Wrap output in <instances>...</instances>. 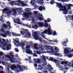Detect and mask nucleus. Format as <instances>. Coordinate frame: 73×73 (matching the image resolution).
Returning <instances> with one entry per match:
<instances>
[{
  "mask_svg": "<svg viewBox=\"0 0 73 73\" xmlns=\"http://www.w3.org/2000/svg\"><path fill=\"white\" fill-rule=\"evenodd\" d=\"M54 3H56V7H58L59 8H61V9H60L59 11H63V12H68V10H66V6H63L62 5L61 3H56V2H54V0H52L50 2V3L51 5H53V4H54Z\"/></svg>",
  "mask_w": 73,
  "mask_h": 73,
  "instance_id": "obj_1",
  "label": "nucleus"
},
{
  "mask_svg": "<svg viewBox=\"0 0 73 73\" xmlns=\"http://www.w3.org/2000/svg\"><path fill=\"white\" fill-rule=\"evenodd\" d=\"M49 48H48V49L52 50V51H50V53H58V48L57 47H55L54 46L53 47L50 46H48ZM53 50H57L56 51H53Z\"/></svg>",
  "mask_w": 73,
  "mask_h": 73,
  "instance_id": "obj_2",
  "label": "nucleus"
},
{
  "mask_svg": "<svg viewBox=\"0 0 73 73\" xmlns=\"http://www.w3.org/2000/svg\"><path fill=\"white\" fill-rule=\"evenodd\" d=\"M33 35V37L35 40H38L40 42H42V40L41 38H40L38 39V34L37 32H34Z\"/></svg>",
  "mask_w": 73,
  "mask_h": 73,
  "instance_id": "obj_3",
  "label": "nucleus"
},
{
  "mask_svg": "<svg viewBox=\"0 0 73 73\" xmlns=\"http://www.w3.org/2000/svg\"><path fill=\"white\" fill-rule=\"evenodd\" d=\"M48 32V35H52V33L51 31V29L48 28L47 30H46L43 32L42 34H47Z\"/></svg>",
  "mask_w": 73,
  "mask_h": 73,
  "instance_id": "obj_4",
  "label": "nucleus"
},
{
  "mask_svg": "<svg viewBox=\"0 0 73 73\" xmlns=\"http://www.w3.org/2000/svg\"><path fill=\"white\" fill-rule=\"evenodd\" d=\"M31 49H26V53L27 54H31V55H33V53H32V51L31 50Z\"/></svg>",
  "mask_w": 73,
  "mask_h": 73,
  "instance_id": "obj_5",
  "label": "nucleus"
},
{
  "mask_svg": "<svg viewBox=\"0 0 73 73\" xmlns=\"http://www.w3.org/2000/svg\"><path fill=\"white\" fill-rule=\"evenodd\" d=\"M6 24H9L7 25L6 24H4L3 26V27L4 28H7L8 27V26L9 27H10V25H11V23H10V22L9 21H8L6 22Z\"/></svg>",
  "mask_w": 73,
  "mask_h": 73,
  "instance_id": "obj_6",
  "label": "nucleus"
},
{
  "mask_svg": "<svg viewBox=\"0 0 73 73\" xmlns=\"http://www.w3.org/2000/svg\"><path fill=\"white\" fill-rule=\"evenodd\" d=\"M49 59H50V61H51L52 62H54L57 64V65H58L59 64V62H58V61L57 60H53V59L51 57H50L49 58Z\"/></svg>",
  "mask_w": 73,
  "mask_h": 73,
  "instance_id": "obj_7",
  "label": "nucleus"
},
{
  "mask_svg": "<svg viewBox=\"0 0 73 73\" xmlns=\"http://www.w3.org/2000/svg\"><path fill=\"white\" fill-rule=\"evenodd\" d=\"M38 9H39V11H42V10L45 11V7L41 6H39L38 7Z\"/></svg>",
  "mask_w": 73,
  "mask_h": 73,
  "instance_id": "obj_8",
  "label": "nucleus"
},
{
  "mask_svg": "<svg viewBox=\"0 0 73 73\" xmlns=\"http://www.w3.org/2000/svg\"><path fill=\"white\" fill-rule=\"evenodd\" d=\"M16 20L17 22V23L18 24H19V25H20V24H21V20H20V19L19 18H17L16 19Z\"/></svg>",
  "mask_w": 73,
  "mask_h": 73,
  "instance_id": "obj_9",
  "label": "nucleus"
},
{
  "mask_svg": "<svg viewBox=\"0 0 73 73\" xmlns=\"http://www.w3.org/2000/svg\"><path fill=\"white\" fill-rule=\"evenodd\" d=\"M64 54H68L69 53V51L68 48H65L64 49Z\"/></svg>",
  "mask_w": 73,
  "mask_h": 73,
  "instance_id": "obj_10",
  "label": "nucleus"
},
{
  "mask_svg": "<svg viewBox=\"0 0 73 73\" xmlns=\"http://www.w3.org/2000/svg\"><path fill=\"white\" fill-rule=\"evenodd\" d=\"M23 31L25 32V34L26 35H29V31L27 29H23Z\"/></svg>",
  "mask_w": 73,
  "mask_h": 73,
  "instance_id": "obj_11",
  "label": "nucleus"
},
{
  "mask_svg": "<svg viewBox=\"0 0 73 73\" xmlns=\"http://www.w3.org/2000/svg\"><path fill=\"white\" fill-rule=\"evenodd\" d=\"M11 68L12 70H15V69H17V67L16 66V65H12L11 66Z\"/></svg>",
  "mask_w": 73,
  "mask_h": 73,
  "instance_id": "obj_12",
  "label": "nucleus"
},
{
  "mask_svg": "<svg viewBox=\"0 0 73 73\" xmlns=\"http://www.w3.org/2000/svg\"><path fill=\"white\" fill-rule=\"evenodd\" d=\"M23 16L25 17L26 18H28L29 17V15H28V13H23Z\"/></svg>",
  "mask_w": 73,
  "mask_h": 73,
  "instance_id": "obj_13",
  "label": "nucleus"
},
{
  "mask_svg": "<svg viewBox=\"0 0 73 73\" xmlns=\"http://www.w3.org/2000/svg\"><path fill=\"white\" fill-rule=\"evenodd\" d=\"M36 0H31L30 1V3L32 4L33 5H34L35 4H36Z\"/></svg>",
  "mask_w": 73,
  "mask_h": 73,
  "instance_id": "obj_14",
  "label": "nucleus"
},
{
  "mask_svg": "<svg viewBox=\"0 0 73 73\" xmlns=\"http://www.w3.org/2000/svg\"><path fill=\"white\" fill-rule=\"evenodd\" d=\"M11 46V44H9L7 45L6 49L7 50H9L10 49V47Z\"/></svg>",
  "mask_w": 73,
  "mask_h": 73,
  "instance_id": "obj_15",
  "label": "nucleus"
},
{
  "mask_svg": "<svg viewBox=\"0 0 73 73\" xmlns=\"http://www.w3.org/2000/svg\"><path fill=\"white\" fill-rule=\"evenodd\" d=\"M38 25L40 27H42L44 26V23L41 22H39L38 23Z\"/></svg>",
  "mask_w": 73,
  "mask_h": 73,
  "instance_id": "obj_16",
  "label": "nucleus"
},
{
  "mask_svg": "<svg viewBox=\"0 0 73 73\" xmlns=\"http://www.w3.org/2000/svg\"><path fill=\"white\" fill-rule=\"evenodd\" d=\"M39 50L41 51L44 50V49L43 48V47H42V45H39Z\"/></svg>",
  "mask_w": 73,
  "mask_h": 73,
  "instance_id": "obj_17",
  "label": "nucleus"
},
{
  "mask_svg": "<svg viewBox=\"0 0 73 73\" xmlns=\"http://www.w3.org/2000/svg\"><path fill=\"white\" fill-rule=\"evenodd\" d=\"M12 35L14 36H15L16 37H17L18 36H20L21 35L20 34H18L15 33H12Z\"/></svg>",
  "mask_w": 73,
  "mask_h": 73,
  "instance_id": "obj_18",
  "label": "nucleus"
},
{
  "mask_svg": "<svg viewBox=\"0 0 73 73\" xmlns=\"http://www.w3.org/2000/svg\"><path fill=\"white\" fill-rule=\"evenodd\" d=\"M68 65L69 68L72 67L73 68V63H70V64H69Z\"/></svg>",
  "mask_w": 73,
  "mask_h": 73,
  "instance_id": "obj_19",
  "label": "nucleus"
},
{
  "mask_svg": "<svg viewBox=\"0 0 73 73\" xmlns=\"http://www.w3.org/2000/svg\"><path fill=\"white\" fill-rule=\"evenodd\" d=\"M13 12L14 13V15H16L17 14V11L16 10V9H13L12 10Z\"/></svg>",
  "mask_w": 73,
  "mask_h": 73,
  "instance_id": "obj_20",
  "label": "nucleus"
},
{
  "mask_svg": "<svg viewBox=\"0 0 73 73\" xmlns=\"http://www.w3.org/2000/svg\"><path fill=\"white\" fill-rule=\"evenodd\" d=\"M44 27L45 28H48V24L47 23H45L44 25Z\"/></svg>",
  "mask_w": 73,
  "mask_h": 73,
  "instance_id": "obj_21",
  "label": "nucleus"
},
{
  "mask_svg": "<svg viewBox=\"0 0 73 73\" xmlns=\"http://www.w3.org/2000/svg\"><path fill=\"white\" fill-rule=\"evenodd\" d=\"M37 63H38V64H41V60L39 59H37Z\"/></svg>",
  "mask_w": 73,
  "mask_h": 73,
  "instance_id": "obj_22",
  "label": "nucleus"
},
{
  "mask_svg": "<svg viewBox=\"0 0 73 73\" xmlns=\"http://www.w3.org/2000/svg\"><path fill=\"white\" fill-rule=\"evenodd\" d=\"M37 17H38L40 21H43V18L42 17H39L38 16H37Z\"/></svg>",
  "mask_w": 73,
  "mask_h": 73,
  "instance_id": "obj_23",
  "label": "nucleus"
},
{
  "mask_svg": "<svg viewBox=\"0 0 73 73\" xmlns=\"http://www.w3.org/2000/svg\"><path fill=\"white\" fill-rule=\"evenodd\" d=\"M28 10H31V9L28 8H26L25 10L26 12H31L30 11Z\"/></svg>",
  "mask_w": 73,
  "mask_h": 73,
  "instance_id": "obj_24",
  "label": "nucleus"
},
{
  "mask_svg": "<svg viewBox=\"0 0 73 73\" xmlns=\"http://www.w3.org/2000/svg\"><path fill=\"white\" fill-rule=\"evenodd\" d=\"M36 53L40 55V54H41V52H40V51H39L38 50H37L36 51Z\"/></svg>",
  "mask_w": 73,
  "mask_h": 73,
  "instance_id": "obj_25",
  "label": "nucleus"
},
{
  "mask_svg": "<svg viewBox=\"0 0 73 73\" xmlns=\"http://www.w3.org/2000/svg\"><path fill=\"white\" fill-rule=\"evenodd\" d=\"M67 56L69 58H71L73 56V55L72 54H69Z\"/></svg>",
  "mask_w": 73,
  "mask_h": 73,
  "instance_id": "obj_26",
  "label": "nucleus"
},
{
  "mask_svg": "<svg viewBox=\"0 0 73 73\" xmlns=\"http://www.w3.org/2000/svg\"><path fill=\"white\" fill-rule=\"evenodd\" d=\"M16 2H17V3H17V5H20V4L21 1H20V0H19L17 1H16Z\"/></svg>",
  "mask_w": 73,
  "mask_h": 73,
  "instance_id": "obj_27",
  "label": "nucleus"
},
{
  "mask_svg": "<svg viewBox=\"0 0 73 73\" xmlns=\"http://www.w3.org/2000/svg\"><path fill=\"white\" fill-rule=\"evenodd\" d=\"M69 64H70V62H68L67 61L64 62V64H67V66H68V65Z\"/></svg>",
  "mask_w": 73,
  "mask_h": 73,
  "instance_id": "obj_28",
  "label": "nucleus"
},
{
  "mask_svg": "<svg viewBox=\"0 0 73 73\" xmlns=\"http://www.w3.org/2000/svg\"><path fill=\"white\" fill-rule=\"evenodd\" d=\"M21 33L22 35H24V34H25V32L23 31H21Z\"/></svg>",
  "mask_w": 73,
  "mask_h": 73,
  "instance_id": "obj_29",
  "label": "nucleus"
},
{
  "mask_svg": "<svg viewBox=\"0 0 73 73\" xmlns=\"http://www.w3.org/2000/svg\"><path fill=\"white\" fill-rule=\"evenodd\" d=\"M31 48V46H30L29 45H27L26 46V49H30V48Z\"/></svg>",
  "mask_w": 73,
  "mask_h": 73,
  "instance_id": "obj_30",
  "label": "nucleus"
},
{
  "mask_svg": "<svg viewBox=\"0 0 73 73\" xmlns=\"http://www.w3.org/2000/svg\"><path fill=\"white\" fill-rule=\"evenodd\" d=\"M52 35L53 36H56V35H57V33H56V31H54Z\"/></svg>",
  "mask_w": 73,
  "mask_h": 73,
  "instance_id": "obj_31",
  "label": "nucleus"
},
{
  "mask_svg": "<svg viewBox=\"0 0 73 73\" xmlns=\"http://www.w3.org/2000/svg\"><path fill=\"white\" fill-rule=\"evenodd\" d=\"M15 51L16 52H19V49L17 48H15Z\"/></svg>",
  "mask_w": 73,
  "mask_h": 73,
  "instance_id": "obj_32",
  "label": "nucleus"
},
{
  "mask_svg": "<svg viewBox=\"0 0 73 73\" xmlns=\"http://www.w3.org/2000/svg\"><path fill=\"white\" fill-rule=\"evenodd\" d=\"M66 10L68 11H64V12L63 13V14H64V15H66L67 14L68 12V10H67V9H66Z\"/></svg>",
  "mask_w": 73,
  "mask_h": 73,
  "instance_id": "obj_33",
  "label": "nucleus"
},
{
  "mask_svg": "<svg viewBox=\"0 0 73 73\" xmlns=\"http://www.w3.org/2000/svg\"><path fill=\"white\" fill-rule=\"evenodd\" d=\"M47 21L48 22V23H50V22L51 21V19H50V18H48Z\"/></svg>",
  "mask_w": 73,
  "mask_h": 73,
  "instance_id": "obj_34",
  "label": "nucleus"
},
{
  "mask_svg": "<svg viewBox=\"0 0 73 73\" xmlns=\"http://www.w3.org/2000/svg\"><path fill=\"white\" fill-rule=\"evenodd\" d=\"M42 58L44 59V60H46V58H45V56H44V55H42Z\"/></svg>",
  "mask_w": 73,
  "mask_h": 73,
  "instance_id": "obj_35",
  "label": "nucleus"
},
{
  "mask_svg": "<svg viewBox=\"0 0 73 73\" xmlns=\"http://www.w3.org/2000/svg\"><path fill=\"white\" fill-rule=\"evenodd\" d=\"M4 55V53H3L2 52H0V56H3Z\"/></svg>",
  "mask_w": 73,
  "mask_h": 73,
  "instance_id": "obj_36",
  "label": "nucleus"
},
{
  "mask_svg": "<svg viewBox=\"0 0 73 73\" xmlns=\"http://www.w3.org/2000/svg\"><path fill=\"white\" fill-rule=\"evenodd\" d=\"M3 47H5V46H7V44L5 43H3Z\"/></svg>",
  "mask_w": 73,
  "mask_h": 73,
  "instance_id": "obj_37",
  "label": "nucleus"
},
{
  "mask_svg": "<svg viewBox=\"0 0 73 73\" xmlns=\"http://www.w3.org/2000/svg\"><path fill=\"white\" fill-rule=\"evenodd\" d=\"M54 55L55 56H58L60 55V54L58 53H55L54 54Z\"/></svg>",
  "mask_w": 73,
  "mask_h": 73,
  "instance_id": "obj_38",
  "label": "nucleus"
},
{
  "mask_svg": "<svg viewBox=\"0 0 73 73\" xmlns=\"http://www.w3.org/2000/svg\"><path fill=\"white\" fill-rule=\"evenodd\" d=\"M34 62H35V63H37V59L36 58H34L33 59Z\"/></svg>",
  "mask_w": 73,
  "mask_h": 73,
  "instance_id": "obj_39",
  "label": "nucleus"
},
{
  "mask_svg": "<svg viewBox=\"0 0 73 73\" xmlns=\"http://www.w3.org/2000/svg\"><path fill=\"white\" fill-rule=\"evenodd\" d=\"M21 46H23V47H24V46H25V44L24 43H21Z\"/></svg>",
  "mask_w": 73,
  "mask_h": 73,
  "instance_id": "obj_40",
  "label": "nucleus"
},
{
  "mask_svg": "<svg viewBox=\"0 0 73 73\" xmlns=\"http://www.w3.org/2000/svg\"><path fill=\"white\" fill-rule=\"evenodd\" d=\"M3 10L4 12H7V11H8V9L7 8H5V9H4Z\"/></svg>",
  "mask_w": 73,
  "mask_h": 73,
  "instance_id": "obj_41",
  "label": "nucleus"
},
{
  "mask_svg": "<svg viewBox=\"0 0 73 73\" xmlns=\"http://www.w3.org/2000/svg\"><path fill=\"white\" fill-rule=\"evenodd\" d=\"M14 42H16V43H18V42H19V40H16L14 39Z\"/></svg>",
  "mask_w": 73,
  "mask_h": 73,
  "instance_id": "obj_42",
  "label": "nucleus"
},
{
  "mask_svg": "<svg viewBox=\"0 0 73 73\" xmlns=\"http://www.w3.org/2000/svg\"><path fill=\"white\" fill-rule=\"evenodd\" d=\"M36 63H35L34 64V66L35 67V68H36V67H37V64Z\"/></svg>",
  "mask_w": 73,
  "mask_h": 73,
  "instance_id": "obj_43",
  "label": "nucleus"
},
{
  "mask_svg": "<svg viewBox=\"0 0 73 73\" xmlns=\"http://www.w3.org/2000/svg\"><path fill=\"white\" fill-rule=\"evenodd\" d=\"M37 45H38L37 44H34V45L33 46L34 48H36V47H37Z\"/></svg>",
  "mask_w": 73,
  "mask_h": 73,
  "instance_id": "obj_44",
  "label": "nucleus"
},
{
  "mask_svg": "<svg viewBox=\"0 0 73 73\" xmlns=\"http://www.w3.org/2000/svg\"><path fill=\"white\" fill-rule=\"evenodd\" d=\"M10 55L12 57H14V55L12 54V53H10Z\"/></svg>",
  "mask_w": 73,
  "mask_h": 73,
  "instance_id": "obj_45",
  "label": "nucleus"
},
{
  "mask_svg": "<svg viewBox=\"0 0 73 73\" xmlns=\"http://www.w3.org/2000/svg\"><path fill=\"white\" fill-rule=\"evenodd\" d=\"M44 68H45L46 69H44V68H43V67H42L41 68V70H42V69H43L44 70H46V66H44Z\"/></svg>",
  "mask_w": 73,
  "mask_h": 73,
  "instance_id": "obj_46",
  "label": "nucleus"
},
{
  "mask_svg": "<svg viewBox=\"0 0 73 73\" xmlns=\"http://www.w3.org/2000/svg\"><path fill=\"white\" fill-rule=\"evenodd\" d=\"M6 56L7 57L9 58V59L11 57V56L9 55H6Z\"/></svg>",
  "mask_w": 73,
  "mask_h": 73,
  "instance_id": "obj_47",
  "label": "nucleus"
},
{
  "mask_svg": "<svg viewBox=\"0 0 73 73\" xmlns=\"http://www.w3.org/2000/svg\"><path fill=\"white\" fill-rule=\"evenodd\" d=\"M4 30L3 28H2L1 29V32H4Z\"/></svg>",
  "mask_w": 73,
  "mask_h": 73,
  "instance_id": "obj_48",
  "label": "nucleus"
},
{
  "mask_svg": "<svg viewBox=\"0 0 73 73\" xmlns=\"http://www.w3.org/2000/svg\"><path fill=\"white\" fill-rule=\"evenodd\" d=\"M7 33L8 35H9V36H10V35H11V33H9V31H7Z\"/></svg>",
  "mask_w": 73,
  "mask_h": 73,
  "instance_id": "obj_49",
  "label": "nucleus"
},
{
  "mask_svg": "<svg viewBox=\"0 0 73 73\" xmlns=\"http://www.w3.org/2000/svg\"><path fill=\"white\" fill-rule=\"evenodd\" d=\"M67 7H68L67 8V9L68 10H70V6H68V5L67 6Z\"/></svg>",
  "mask_w": 73,
  "mask_h": 73,
  "instance_id": "obj_50",
  "label": "nucleus"
},
{
  "mask_svg": "<svg viewBox=\"0 0 73 73\" xmlns=\"http://www.w3.org/2000/svg\"><path fill=\"white\" fill-rule=\"evenodd\" d=\"M9 59L10 61H11V62H12V60H13V58H11H11H10Z\"/></svg>",
  "mask_w": 73,
  "mask_h": 73,
  "instance_id": "obj_51",
  "label": "nucleus"
},
{
  "mask_svg": "<svg viewBox=\"0 0 73 73\" xmlns=\"http://www.w3.org/2000/svg\"><path fill=\"white\" fill-rule=\"evenodd\" d=\"M34 57H37V55L36 54V53H34Z\"/></svg>",
  "mask_w": 73,
  "mask_h": 73,
  "instance_id": "obj_52",
  "label": "nucleus"
},
{
  "mask_svg": "<svg viewBox=\"0 0 73 73\" xmlns=\"http://www.w3.org/2000/svg\"><path fill=\"white\" fill-rule=\"evenodd\" d=\"M24 69L25 70H27V66H24L23 67Z\"/></svg>",
  "mask_w": 73,
  "mask_h": 73,
  "instance_id": "obj_53",
  "label": "nucleus"
},
{
  "mask_svg": "<svg viewBox=\"0 0 73 73\" xmlns=\"http://www.w3.org/2000/svg\"><path fill=\"white\" fill-rule=\"evenodd\" d=\"M0 73H5V72L3 71H0Z\"/></svg>",
  "mask_w": 73,
  "mask_h": 73,
  "instance_id": "obj_54",
  "label": "nucleus"
},
{
  "mask_svg": "<svg viewBox=\"0 0 73 73\" xmlns=\"http://www.w3.org/2000/svg\"><path fill=\"white\" fill-rule=\"evenodd\" d=\"M17 67L18 68H21V66L18 65L17 66Z\"/></svg>",
  "mask_w": 73,
  "mask_h": 73,
  "instance_id": "obj_55",
  "label": "nucleus"
},
{
  "mask_svg": "<svg viewBox=\"0 0 73 73\" xmlns=\"http://www.w3.org/2000/svg\"><path fill=\"white\" fill-rule=\"evenodd\" d=\"M28 15H32V13H31V12H29L28 13Z\"/></svg>",
  "mask_w": 73,
  "mask_h": 73,
  "instance_id": "obj_56",
  "label": "nucleus"
},
{
  "mask_svg": "<svg viewBox=\"0 0 73 73\" xmlns=\"http://www.w3.org/2000/svg\"><path fill=\"white\" fill-rule=\"evenodd\" d=\"M22 5L23 7H24V6H25V5H26V4H25V3H23V4H22Z\"/></svg>",
  "mask_w": 73,
  "mask_h": 73,
  "instance_id": "obj_57",
  "label": "nucleus"
},
{
  "mask_svg": "<svg viewBox=\"0 0 73 73\" xmlns=\"http://www.w3.org/2000/svg\"><path fill=\"white\" fill-rule=\"evenodd\" d=\"M40 3L41 5H43L44 4V2H40Z\"/></svg>",
  "mask_w": 73,
  "mask_h": 73,
  "instance_id": "obj_58",
  "label": "nucleus"
},
{
  "mask_svg": "<svg viewBox=\"0 0 73 73\" xmlns=\"http://www.w3.org/2000/svg\"><path fill=\"white\" fill-rule=\"evenodd\" d=\"M68 6H69V7H73V5H71V4H69L68 5Z\"/></svg>",
  "mask_w": 73,
  "mask_h": 73,
  "instance_id": "obj_59",
  "label": "nucleus"
},
{
  "mask_svg": "<svg viewBox=\"0 0 73 73\" xmlns=\"http://www.w3.org/2000/svg\"><path fill=\"white\" fill-rule=\"evenodd\" d=\"M15 1H11V4H14V3H15Z\"/></svg>",
  "mask_w": 73,
  "mask_h": 73,
  "instance_id": "obj_60",
  "label": "nucleus"
},
{
  "mask_svg": "<svg viewBox=\"0 0 73 73\" xmlns=\"http://www.w3.org/2000/svg\"><path fill=\"white\" fill-rule=\"evenodd\" d=\"M34 13H35V15H36L37 13V12L36 11H35L34 12Z\"/></svg>",
  "mask_w": 73,
  "mask_h": 73,
  "instance_id": "obj_61",
  "label": "nucleus"
},
{
  "mask_svg": "<svg viewBox=\"0 0 73 73\" xmlns=\"http://www.w3.org/2000/svg\"><path fill=\"white\" fill-rule=\"evenodd\" d=\"M25 26H26V27H29V25H28L27 24H25Z\"/></svg>",
  "mask_w": 73,
  "mask_h": 73,
  "instance_id": "obj_62",
  "label": "nucleus"
},
{
  "mask_svg": "<svg viewBox=\"0 0 73 73\" xmlns=\"http://www.w3.org/2000/svg\"><path fill=\"white\" fill-rule=\"evenodd\" d=\"M66 41H64L63 42V44H66Z\"/></svg>",
  "mask_w": 73,
  "mask_h": 73,
  "instance_id": "obj_63",
  "label": "nucleus"
},
{
  "mask_svg": "<svg viewBox=\"0 0 73 73\" xmlns=\"http://www.w3.org/2000/svg\"><path fill=\"white\" fill-rule=\"evenodd\" d=\"M61 64L63 65V64H64V61H62L61 62Z\"/></svg>",
  "mask_w": 73,
  "mask_h": 73,
  "instance_id": "obj_64",
  "label": "nucleus"
}]
</instances>
